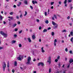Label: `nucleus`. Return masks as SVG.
<instances>
[{"label":"nucleus","mask_w":73,"mask_h":73,"mask_svg":"<svg viewBox=\"0 0 73 73\" xmlns=\"http://www.w3.org/2000/svg\"><path fill=\"white\" fill-rule=\"evenodd\" d=\"M17 59L19 61H21L23 59V55H19V57L17 58Z\"/></svg>","instance_id":"f257e3e1"},{"label":"nucleus","mask_w":73,"mask_h":73,"mask_svg":"<svg viewBox=\"0 0 73 73\" xmlns=\"http://www.w3.org/2000/svg\"><path fill=\"white\" fill-rule=\"evenodd\" d=\"M2 68L3 69V71H5V69L6 68V64H5V63H4L3 64V65Z\"/></svg>","instance_id":"f03ea898"},{"label":"nucleus","mask_w":73,"mask_h":73,"mask_svg":"<svg viewBox=\"0 0 73 73\" xmlns=\"http://www.w3.org/2000/svg\"><path fill=\"white\" fill-rule=\"evenodd\" d=\"M47 62L49 63V64L51 63V57L49 56L48 57Z\"/></svg>","instance_id":"7ed1b4c3"},{"label":"nucleus","mask_w":73,"mask_h":73,"mask_svg":"<svg viewBox=\"0 0 73 73\" xmlns=\"http://www.w3.org/2000/svg\"><path fill=\"white\" fill-rule=\"evenodd\" d=\"M57 42V40L55 39L54 42V46H56Z\"/></svg>","instance_id":"20e7f679"},{"label":"nucleus","mask_w":73,"mask_h":73,"mask_svg":"<svg viewBox=\"0 0 73 73\" xmlns=\"http://www.w3.org/2000/svg\"><path fill=\"white\" fill-rule=\"evenodd\" d=\"M31 61L27 60V62L26 63L27 64H29V65H32L33 64V62H31Z\"/></svg>","instance_id":"39448f33"},{"label":"nucleus","mask_w":73,"mask_h":73,"mask_svg":"<svg viewBox=\"0 0 73 73\" xmlns=\"http://www.w3.org/2000/svg\"><path fill=\"white\" fill-rule=\"evenodd\" d=\"M41 51L42 53H44L45 52V50L44 49V48L43 47H42L41 48Z\"/></svg>","instance_id":"423d86ee"},{"label":"nucleus","mask_w":73,"mask_h":73,"mask_svg":"<svg viewBox=\"0 0 73 73\" xmlns=\"http://www.w3.org/2000/svg\"><path fill=\"white\" fill-rule=\"evenodd\" d=\"M32 37L33 40H35L36 38V36H35V35H33L32 36Z\"/></svg>","instance_id":"0eeeda50"},{"label":"nucleus","mask_w":73,"mask_h":73,"mask_svg":"<svg viewBox=\"0 0 73 73\" xmlns=\"http://www.w3.org/2000/svg\"><path fill=\"white\" fill-rule=\"evenodd\" d=\"M21 2H18V4H17V6H18V7H19L21 5Z\"/></svg>","instance_id":"6e6552de"},{"label":"nucleus","mask_w":73,"mask_h":73,"mask_svg":"<svg viewBox=\"0 0 73 73\" xmlns=\"http://www.w3.org/2000/svg\"><path fill=\"white\" fill-rule=\"evenodd\" d=\"M27 40L29 42H32V40L30 37H29L27 38Z\"/></svg>","instance_id":"1a4fd4ad"},{"label":"nucleus","mask_w":73,"mask_h":73,"mask_svg":"<svg viewBox=\"0 0 73 73\" xmlns=\"http://www.w3.org/2000/svg\"><path fill=\"white\" fill-rule=\"evenodd\" d=\"M52 25H57V24L55 22H54L53 21H52Z\"/></svg>","instance_id":"9d476101"},{"label":"nucleus","mask_w":73,"mask_h":73,"mask_svg":"<svg viewBox=\"0 0 73 73\" xmlns=\"http://www.w3.org/2000/svg\"><path fill=\"white\" fill-rule=\"evenodd\" d=\"M31 58L30 56H29L27 58V61H31Z\"/></svg>","instance_id":"9b49d317"},{"label":"nucleus","mask_w":73,"mask_h":73,"mask_svg":"<svg viewBox=\"0 0 73 73\" xmlns=\"http://www.w3.org/2000/svg\"><path fill=\"white\" fill-rule=\"evenodd\" d=\"M3 36H4V37L5 38L7 37V34L6 33H4V34L3 35Z\"/></svg>","instance_id":"f8f14e48"},{"label":"nucleus","mask_w":73,"mask_h":73,"mask_svg":"<svg viewBox=\"0 0 73 73\" xmlns=\"http://www.w3.org/2000/svg\"><path fill=\"white\" fill-rule=\"evenodd\" d=\"M11 42L12 44H15V42H16V40H13L11 41Z\"/></svg>","instance_id":"ddd939ff"},{"label":"nucleus","mask_w":73,"mask_h":73,"mask_svg":"<svg viewBox=\"0 0 73 73\" xmlns=\"http://www.w3.org/2000/svg\"><path fill=\"white\" fill-rule=\"evenodd\" d=\"M43 33H45V32H47V29H44L43 31Z\"/></svg>","instance_id":"4468645a"},{"label":"nucleus","mask_w":73,"mask_h":73,"mask_svg":"<svg viewBox=\"0 0 73 73\" xmlns=\"http://www.w3.org/2000/svg\"><path fill=\"white\" fill-rule=\"evenodd\" d=\"M70 41L71 42L73 43V37L71 38L70 39Z\"/></svg>","instance_id":"2eb2a0df"},{"label":"nucleus","mask_w":73,"mask_h":73,"mask_svg":"<svg viewBox=\"0 0 73 73\" xmlns=\"http://www.w3.org/2000/svg\"><path fill=\"white\" fill-rule=\"evenodd\" d=\"M5 33H4V32H3V31H1L0 32V34L2 35L3 36V35H4V34H5Z\"/></svg>","instance_id":"dca6fc26"},{"label":"nucleus","mask_w":73,"mask_h":73,"mask_svg":"<svg viewBox=\"0 0 73 73\" xmlns=\"http://www.w3.org/2000/svg\"><path fill=\"white\" fill-rule=\"evenodd\" d=\"M70 63H71L72 62H73V59H72V58H71L70 60V61H69Z\"/></svg>","instance_id":"f3484780"},{"label":"nucleus","mask_w":73,"mask_h":73,"mask_svg":"<svg viewBox=\"0 0 73 73\" xmlns=\"http://www.w3.org/2000/svg\"><path fill=\"white\" fill-rule=\"evenodd\" d=\"M4 18V17H3L1 15H0V19L1 20H2Z\"/></svg>","instance_id":"a211bd4d"},{"label":"nucleus","mask_w":73,"mask_h":73,"mask_svg":"<svg viewBox=\"0 0 73 73\" xmlns=\"http://www.w3.org/2000/svg\"><path fill=\"white\" fill-rule=\"evenodd\" d=\"M25 14L24 15V16H26L27 15V11H25Z\"/></svg>","instance_id":"6ab92c4d"},{"label":"nucleus","mask_w":73,"mask_h":73,"mask_svg":"<svg viewBox=\"0 0 73 73\" xmlns=\"http://www.w3.org/2000/svg\"><path fill=\"white\" fill-rule=\"evenodd\" d=\"M19 48H21L22 47V45L21 44H19Z\"/></svg>","instance_id":"aec40b11"},{"label":"nucleus","mask_w":73,"mask_h":73,"mask_svg":"<svg viewBox=\"0 0 73 73\" xmlns=\"http://www.w3.org/2000/svg\"><path fill=\"white\" fill-rule=\"evenodd\" d=\"M54 17L56 19H57V16H56V15H54Z\"/></svg>","instance_id":"412c9836"},{"label":"nucleus","mask_w":73,"mask_h":73,"mask_svg":"<svg viewBox=\"0 0 73 73\" xmlns=\"http://www.w3.org/2000/svg\"><path fill=\"white\" fill-rule=\"evenodd\" d=\"M66 31H67L66 30H64L62 31V32H66Z\"/></svg>","instance_id":"4be33fe9"},{"label":"nucleus","mask_w":73,"mask_h":73,"mask_svg":"<svg viewBox=\"0 0 73 73\" xmlns=\"http://www.w3.org/2000/svg\"><path fill=\"white\" fill-rule=\"evenodd\" d=\"M46 24H48L49 23V21H48V20H46L45 21Z\"/></svg>","instance_id":"5701e85b"},{"label":"nucleus","mask_w":73,"mask_h":73,"mask_svg":"<svg viewBox=\"0 0 73 73\" xmlns=\"http://www.w3.org/2000/svg\"><path fill=\"white\" fill-rule=\"evenodd\" d=\"M40 65L42 66H44V64L42 62H40Z\"/></svg>","instance_id":"b1692460"},{"label":"nucleus","mask_w":73,"mask_h":73,"mask_svg":"<svg viewBox=\"0 0 73 73\" xmlns=\"http://www.w3.org/2000/svg\"><path fill=\"white\" fill-rule=\"evenodd\" d=\"M70 35L71 36H73V32L72 31H71L70 33Z\"/></svg>","instance_id":"393cba45"},{"label":"nucleus","mask_w":73,"mask_h":73,"mask_svg":"<svg viewBox=\"0 0 73 73\" xmlns=\"http://www.w3.org/2000/svg\"><path fill=\"white\" fill-rule=\"evenodd\" d=\"M67 3V0H65L64 1V4H66Z\"/></svg>","instance_id":"a878e982"},{"label":"nucleus","mask_w":73,"mask_h":73,"mask_svg":"<svg viewBox=\"0 0 73 73\" xmlns=\"http://www.w3.org/2000/svg\"><path fill=\"white\" fill-rule=\"evenodd\" d=\"M69 53H70V54H73V53H72V50H70Z\"/></svg>","instance_id":"bb28decb"},{"label":"nucleus","mask_w":73,"mask_h":73,"mask_svg":"<svg viewBox=\"0 0 73 73\" xmlns=\"http://www.w3.org/2000/svg\"><path fill=\"white\" fill-rule=\"evenodd\" d=\"M65 51L66 52H67L68 51V48H66L65 49Z\"/></svg>","instance_id":"cd10ccee"},{"label":"nucleus","mask_w":73,"mask_h":73,"mask_svg":"<svg viewBox=\"0 0 73 73\" xmlns=\"http://www.w3.org/2000/svg\"><path fill=\"white\" fill-rule=\"evenodd\" d=\"M14 64H15V66H16V65H17V62L16 61H15Z\"/></svg>","instance_id":"c85d7f7f"},{"label":"nucleus","mask_w":73,"mask_h":73,"mask_svg":"<svg viewBox=\"0 0 73 73\" xmlns=\"http://www.w3.org/2000/svg\"><path fill=\"white\" fill-rule=\"evenodd\" d=\"M56 26H54V28L55 29L56 28H57L58 27V25L57 24V25H55Z\"/></svg>","instance_id":"c756f323"},{"label":"nucleus","mask_w":73,"mask_h":73,"mask_svg":"<svg viewBox=\"0 0 73 73\" xmlns=\"http://www.w3.org/2000/svg\"><path fill=\"white\" fill-rule=\"evenodd\" d=\"M8 18L9 19H11V20H12V19H13V17H8Z\"/></svg>","instance_id":"7c9ffc66"},{"label":"nucleus","mask_w":73,"mask_h":73,"mask_svg":"<svg viewBox=\"0 0 73 73\" xmlns=\"http://www.w3.org/2000/svg\"><path fill=\"white\" fill-rule=\"evenodd\" d=\"M72 1V0H68V3H71V2Z\"/></svg>","instance_id":"2f4dec72"},{"label":"nucleus","mask_w":73,"mask_h":73,"mask_svg":"<svg viewBox=\"0 0 73 73\" xmlns=\"http://www.w3.org/2000/svg\"><path fill=\"white\" fill-rule=\"evenodd\" d=\"M54 32H52L51 33V35H52V36H54Z\"/></svg>","instance_id":"473e14b6"},{"label":"nucleus","mask_w":73,"mask_h":73,"mask_svg":"<svg viewBox=\"0 0 73 73\" xmlns=\"http://www.w3.org/2000/svg\"><path fill=\"white\" fill-rule=\"evenodd\" d=\"M13 12H11L10 13V15H13Z\"/></svg>","instance_id":"72a5a7b5"},{"label":"nucleus","mask_w":73,"mask_h":73,"mask_svg":"<svg viewBox=\"0 0 73 73\" xmlns=\"http://www.w3.org/2000/svg\"><path fill=\"white\" fill-rule=\"evenodd\" d=\"M24 3L25 4H27V0H25L24 1Z\"/></svg>","instance_id":"f704fd0d"},{"label":"nucleus","mask_w":73,"mask_h":73,"mask_svg":"<svg viewBox=\"0 0 73 73\" xmlns=\"http://www.w3.org/2000/svg\"><path fill=\"white\" fill-rule=\"evenodd\" d=\"M17 25V24H14L13 26V27H16V26Z\"/></svg>","instance_id":"c9c22d12"},{"label":"nucleus","mask_w":73,"mask_h":73,"mask_svg":"<svg viewBox=\"0 0 73 73\" xmlns=\"http://www.w3.org/2000/svg\"><path fill=\"white\" fill-rule=\"evenodd\" d=\"M54 2H51L50 3L51 5H53V4H54Z\"/></svg>","instance_id":"e433bc0d"},{"label":"nucleus","mask_w":73,"mask_h":73,"mask_svg":"<svg viewBox=\"0 0 73 73\" xmlns=\"http://www.w3.org/2000/svg\"><path fill=\"white\" fill-rule=\"evenodd\" d=\"M44 15L46 16H47V12H45L44 13Z\"/></svg>","instance_id":"4c0bfd02"},{"label":"nucleus","mask_w":73,"mask_h":73,"mask_svg":"<svg viewBox=\"0 0 73 73\" xmlns=\"http://www.w3.org/2000/svg\"><path fill=\"white\" fill-rule=\"evenodd\" d=\"M22 31H23L22 30L20 31H19V34H20V33H22Z\"/></svg>","instance_id":"58836bf2"},{"label":"nucleus","mask_w":73,"mask_h":73,"mask_svg":"<svg viewBox=\"0 0 73 73\" xmlns=\"http://www.w3.org/2000/svg\"><path fill=\"white\" fill-rule=\"evenodd\" d=\"M3 49V47L0 46V50H1V49Z\"/></svg>","instance_id":"ea45409f"},{"label":"nucleus","mask_w":73,"mask_h":73,"mask_svg":"<svg viewBox=\"0 0 73 73\" xmlns=\"http://www.w3.org/2000/svg\"><path fill=\"white\" fill-rule=\"evenodd\" d=\"M16 18L17 19H19V16H16Z\"/></svg>","instance_id":"a19ab883"},{"label":"nucleus","mask_w":73,"mask_h":73,"mask_svg":"<svg viewBox=\"0 0 73 73\" xmlns=\"http://www.w3.org/2000/svg\"><path fill=\"white\" fill-rule=\"evenodd\" d=\"M14 38H16L17 37V35L15 34L14 35Z\"/></svg>","instance_id":"79ce46f5"},{"label":"nucleus","mask_w":73,"mask_h":73,"mask_svg":"<svg viewBox=\"0 0 73 73\" xmlns=\"http://www.w3.org/2000/svg\"><path fill=\"white\" fill-rule=\"evenodd\" d=\"M20 17L21 18H22V17H23V14H21L20 15Z\"/></svg>","instance_id":"37998d69"},{"label":"nucleus","mask_w":73,"mask_h":73,"mask_svg":"<svg viewBox=\"0 0 73 73\" xmlns=\"http://www.w3.org/2000/svg\"><path fill=\"white\" fill-rule=\"evenodd\" d=\"M60 58V56H58L57 57V59L58 60H59V59Z\"/></svg>","instance_id":"c03bdc74"},{"label":"nucleus","mask_w":73,"mask_h":73,"mask_svg":"<svg viewBox=\"0 0 73 73\" xmlns=\"http://www.w3.org/2000/svg\"><path fill=\"white\" fill-rule=\"evenodd\" d=\"M42 29V27L41 26H40L39 27V30H41Z\"/></svg>","instance_id":"a18cd8bd"},{"label":"nucleus","mask_w":73,"mask_h":73,"mask_svg":"<svg viewBox=\"0 0 73 73\" xmlns=\"http://www.w3.org/2000/svg\"><path fill=\"white\" fill-rule=\"evenodd\" d=\"M58 66L59 67H60L61 66V63H59L58 64Z\"/></svg>","instance_id":"49530a36"},{"label":"nucleus","mask_w":73,"mask_h":73,"mask_svg":"<svg viewBox=\"0 0 73 73\" xmlns=\"http://www.w3.org/2000/svg\"><path fill=\"white\" fill-rule=\"evenodd\" d=\"M70 9L71 10H72L73 9V7L72 6V5H71V7H70Z\"/></svg>","instance_id":"de8ad7c7"},{"label":"nucleus","mask_w":73,"mask_h":73,"mask_svg":"<svg viewBox=\"0 0 73 73\" xmlns=\"http://www.w3.org/2000/svg\"><path fill=\"white\" fill-rule=\"evenodd\" d=\"M15 70L14 69H13L12 70V72L13 73H15Z\"/></svg>","instance_id":"09e8293b"},{"label":"nucleus","mask_w":73,"mask_h":73,"mask_svg":"<svg viewBox=\"0 0 73 73\" xmlns=\"http://www.w3.org/2000/svg\"><path fill=\"white\" fill-rule=\"evenodd\" d=\"M62 3V2H61V1H60L58 2V3H59V4H60V5H61Z\"/></svg>","instance_id":"8fccbe9b"},{"label":"nucleus","mask_w":73,"mask_h":73,"mask_svg":"<svg viewBox=\"0 0 73 73\" xmlns=\"http://www.w3.org/2000/svg\"><path fill=\"white\" fill-rule=\"evenodd\" d=\"M58 62V59H56L55 60V62Z\"/></svg>","instance_id":"3c124183"},{"label":"nucleus","mask_w":73,"mask_h":73,"mask_svg":"<svg viewBox=\"0 0 73 73\" xmlns=\"http://www.w3.org/2000/svg\"><path fill=\"white\" fill-rule=\"evenodd\" d=\"M67 19L68 20H69L70 19V16H68L67 17Z\"/></svg>","instance_id":"603ef678"},{"label":"nucleus","mask_w":73,"mask_h":73,"mask_svg":"<svg viewBox=\"0 0 73 73\" xmlns=\"http://www.w3.org/2000/svg\"><path fill=\"white\" fill-rule=\"evenodd\" d=\"M32 3H33V4H35V1H33L32 2Z\"/></svg>","instance_id":"864d4df0"},{"label":"nucleus","mask_w":73,"mask_h":73,"mask_svg":"<svg viewBox=\"0 0 73 73\" xmlns=\"http://www.w3.org/2000/svg\"><path fill=\"white\" fill-rule=\"evenodd\" d=\"M40 65H41V62L38 63V66H40Z\"/></svg>","instance_id":"5fc2aeb1"},{"label":"nucleus","mask_w":73,"mask_h":73,"mask_svg":"<svg viewBox=\"0 0 73 73\" xmlns=\"http://www.w3.org/2000/svg\"><path fill=\"white\" fill-rule=\"evenodd\" d=\"M17 30H18V29H15V32H17Z\"/></svg>","instance_id":"6e6d98bb"},{"label":"nucleus","mask_w":73,"mask_h":73,"mask_svg":"<svg viewBox=\"0 0 73 73\" xmlns=\"http://www.w3.org/2000/svg\"><path fill=\"white\" fill-rule=\"evenodd\" d=\"M49 73L51 72V69L50 68L49 69Z\"/></svg>","instance_id":"4d7b16f0"},{"label":"nucleus","mask_w":73,"mask_h":73,"mask_svg":"<svg viewBox=\"0 0 73 73\" xmlns=\"http://www.w3.org/2000/svg\"><path fill=\"white\" fill-rule=\"evenodd\" d=\"M17 23L18 24H20V22L18 21L17 22Z\"/></svg>","instance_id":"13d9d810"},{"label":"nucleus","mask_w":73,"mask_h":73,"mask_svg":"<svg viewBox=\"0 0 73 73\" xmlns=\"http://www.w3.org/2000/svg\"><path fill=\"white\" fill-rule=\"evenodd\" d=\"M64 4H65L64 5L65 7H67V6H68V5L66 3H64Z\"/></svg>","instance_id":"bf43d9fd"},{"label":"nucleus","mask_w":73,"mask_h":73,"mask_svg":"<svg viewBox=\"0 0 73 73\" xmlns=\"http://www.w3.org/2000/svg\"><path fill=\"white\" fill-rule=\"evenodd\" d=\"M50 29H51V27H49L47 29L48 30H49Z\"/></svg>","instance_id":"052dcab7"},{"label":"nucleus","mask_w":73,"mask_h":73,"mask_svg":"<svg viewBox=\"0 0 73 73\" xmlns=\"http://www.w3.org/2000/svg\"><path fill=\"white\" fill-rule=\"evenodd\" d=\"M30 7L31 9H33V7H32V6H30Z\"/></svg>","instance_id":"680f3d73"},{"label":"nucleus","mask_w":73,"mask_h":73,"mask_svg":"<svg viewBox=\"0 0 73 73\" xmlns=\"http://www.w3.org/2000/svg\"><path fill=\"white\" fill-rule=\"evenodd\" d=\"M54 17H52V20H54Z\"/></svg>","instance_id":"e2e57ef3"},{"label":"nucleus","mask_w":73,"mask_h":73,"mask_svg":"<svg viewBox=\"0 0 73 73\" xmlns=\"http://www.w3.org/2000/svg\"><path fill=\"white\" fill-rule=\"evenodd\" d=\"M36 21L37 22H39V21H40L38 19H37L36 20Z\"/></svg>","instance_id":"0e129e2a"},{"label":"nucleus","mask_w":73,"mask_h":73,"mask_svg":"<svg viewBox=\"0 0 73 73\" xmlns=\"http://www.w3.org/2000/svg\"><path fill=\"white\" fill-rule=\"evenodd\" d=\"M48 14H49V9H48Z\"/></svg>","instance_id":"69168bd1"},{"label":"nucleus","mask_w":73,"mask_h":73,"mask_svg":"<svg viewBox=\"0 0 73 73\" xmlns=\"http://www.w3.org/2000/svg\"><path fill=\"white\" fill-rule=\"evenodd\" d=\"M53 8H54L53 6H52L51 7V9H53Z\"/></svg>","instance_id":"338daca9"},{"label":"nucleus","mask_w":73,"mask_h":73,"mask_svg":"<svg viewBox=\"0 0 73 73\" xmlns=\"http://www.w3.org/2000/svg\"><path fill=\"white\" fill-rule=\"evenodd\" d=\"M33 73H36V71H34L33 72Z\"/></svg>","instance_id":"774afa93"}]
</instances>
